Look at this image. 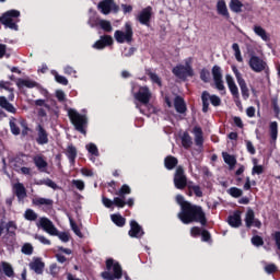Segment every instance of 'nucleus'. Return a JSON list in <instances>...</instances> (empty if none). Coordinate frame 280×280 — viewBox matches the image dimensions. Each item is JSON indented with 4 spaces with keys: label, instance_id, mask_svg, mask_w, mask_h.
<instances>
[{
    "label": "nucleus",
    "instance_id": "nucleus-21",
    "mask_svg": "<svg viewBox=\"0 0 280 280\" xmlns=\"http://www.w3.org/2000/svg\"><path fill=\"white\" fill-rule=\"evenodd\" d=\"M66 156L68 158V161L70 165L75 164V159H78V149L73 144H69L65 152Z\"/></svg>",
    "mask_w": 280,
    "mask_h": 280
},
{
    "label": "nucleus",
    "instance_id": "nucleus-60",
    "mask_svg": "<svg viewBox=\"0 0 280 280\" xmlns=\"http://www.w3.org/2000/svg\"><path fill=\"white\" fill-rule=\"evenodd\" d=\"M63 73H66V75H75L77 71L75 69H73V67L66 66L63 69Z\"/></svg>",
    "mask_w": 280,
    "mask_h": 280
},
{
    "label": "nucleus",
    "instance_id": "nucleus-10",
    "mask_svg": "<svg viewBox=\"0 0 280 280\" xmlns=\"http://www.w3.org/2000/svg\"><path fill=\"white\" fill-rule=\"evenodd\" d=\"M248 66L255 73H261V71H266L267 63L264 59L254 55L249 58Z\"/></svg>",
    "mask_w": 280,
    "mask_h": 280
},
{
    "label": "nucleus",
    "instance_id": "nucleus-63",
    "mask_svg": "<svg viewBox=\"0 0 280 280\" xmlns=\"http://www.w3.org/2000/svg\"><path fill=\"white\" fill-rule=\"evenodd\" d=\"M252 174H257L258 176L264 174V166L261 165H255L253 167Z\"/></svg>",
    "mask_w": 280,
    "mask_h": 280
},
{
    "label": "nucleus",
    "instance_id": "nucleus-32",
    "mask_svg": "<svg viewBox=\"0 0 280 280\" xmlns=\"http://www.w3.org/2000/svg\"><path fill=\"white\" fill-rule=\"evenodd\" d=\"M178 165V159L174 155H167L164 159V167L167 170H174Z\"/></svg>",
    "mask_w": 280,
    "mask_h": 280
},
{
    "label": "nucleus",
    "instance_id": "nucleus-36",
    "mask_svg": "<svg viewBox=\"0 0 280 280\" xmlns=\"http://www.w3.org/2000/svg\"><path fill=\"white\" fill-rule=\"evenodd\" d=\"M269 132L272 141H277V137H279V124L277 121H272L269 125Z\"/></svg>",
    "mask_w": 280,
    "mask_h": 280
},
{
    "label": "nucleus",
    "instance_id": "nucleus-27",
    "mask_svg": "<svg viewBox=\"0 0 280 280\" xmlns=\"http://www.w3.org/2000/svg\"><path fill=\"white\" fill-rule=\"evenodd\" d=\"M131 230L129 231L130 237H141L143 235V230H141V226L137 221L130 222Z\"/></svg>",
    "mask_w": 280,
    "mask_h": 280
},
{
    "label": "nucleus",
    "instance_id": "nucleus-39",
    "mask_svg": "<svg viewBox=\"0 0 280 280\" xmlns=\"http://www.w3.org/2000/svg\"><path fill=\"white\" fill-rule=\"evenodd\" d=\"M254 220H255V211H253V209L248 208L246 215H245V224L248 229H250V226H253Z\"/></svg>",
    "mask_w": 280,
    "mask_h": 280
},
{
    "label": "nucleus",
    "instance_id": "nucleus-40",
    "mask_svg": "<svg viewBox=\"0 0 280 280\" xmlns=\"http://www.w3.org/2000/svg\"><path fill=\"white\" fill-rule=\"evenodd\" d=\"M85 149L91 156H100V149H97V144L90 142L85 145Z\"/></svg>",
    "mask_w": 280,
    "mask_h": 280
},
{
    "label": "nucleus",
    "instance_id": "nucleus-3",
    "mask_svg": "<svg viewBox=\"0 0 280 280\" xmlns=\"http://www.w3.org/2000/svg\"><path fill=\"white\" fill-rule=\"evenodd\" d=\"M106 269L107 271L101 273V277L105 280L121 279L124 277L121 265L115 262L113 258L106 260Z\"/></svg>",
    "mask_w": 280,
    "mask_h": 280
},
{
    "label": "nucleus",
    "instance_id": "nucleus-55",
    "mask_svg": "<svg viewBox=\"0 0 280 280\" xmlns=\"http://www.w3.org/2000/svg\"><path fill=\"white\" fill-rule=\"evenodd\" d=\"M70 226H71L73 233H75V235H78V237H82V232H80V228H78V224H75V222H73L71 219H70Z\"/></svg>",
    "mask_w": 280,
    "mask_h": 280
},
{
    "label": "nucleus",
    "instance_id": "nucleus-19",
    "mask_svg": "<svg viewBox=\"0 0 280 280\" xmlns=\"http://www.w3.org/2000/svg\"><path fill=\"white\" fill-rule=\"evenodd\" d=\"M113 45V37L110 35H103L101 39L94 43V49H104L105 47H110Z\"/></svg>",
    "mask_w": 280,
    "mask_h": 280
},
{
    "label": "nucleus",
    "instance_id": "nucleus-8",
    "mask_svg": "<svg viewBox=\"0 0 280 280\" xmlns=\"http://www.w3.org/2000/svg\"><path fill=\"white\" fill-rule=\"evenodd\" d=\"M97 9L100 10L101 14L108 15L112 12H119V5L115 3V0H102L97 4Z\"/></svg>",
    "mask_w": 280,
    "mask_h": 280
},
{
    "label": "nucleus",
    "instance_id": "nucleus-35",
    "mask_svg": "<svg viewBox=\"0 0 280 280\" xmlns=\"http://www.w3.org/2000/svg\"><path fill=\"white\" fill-rule=\"evenodd\" d=\"M182 145L185 148V150H189L191 145H194V141L191 140V136H189V132L185 131L182 136Z\"/></svg>",
    "mask_w": 280,
    "mask_h": 280
},
{
    "label": "nucleus",
    "instance_id": "nucleus-25",
    "mask_svg": "<svg viewBox=\"0 0 280 280\" xmlns=\"http://www.w3.org/2000/svg\"><path fill=\"white\" fill-rule=\"evenodd\" d=\"M13 189L19 200H24V198H27V191L25 190V186H23V184L21 183L14 184Z\"/></svg>",
    "mask_w": 280,
    "mask_h": 280
},
{
    "label": "nucleus",
    "instance_id": "nucleus-17",
    "mask_svg": "<svg viewBox=\"0 0 280 280\" xmlns=\"http://www.w3.org/2000/svg\"><path fill=\"white\" fill-rule=\"evenodd\" d=\"M217 13L219 16H223L226 21L231 19V13L229 12V8L226 7V1L224 0H219L217 2Z\"/></svg>",
    "mask_w": 280,
    "mask_h": 280
},
{
    "label": "nucleus",
    "instance_id": "nucleus-48",
    "mask_svg": "<svg viewBox=\"0 0 280 280\" xmlns=\"http://www.w3.org/2000/svg\"><path fill=\"white\" fill-rule=\"evenodd\" d=\"M55 80L58 84H62V86H67L69 84V80L58 74V72H55Z\"/></svg>",
    "mask_w": 280,
    "mask_h": 280
},
{
    "label": "nucleus",
    "instance_id": "nucleus-11",
    "mask_svg": "<svg viewBox=\"0 0 280 280\" xmlns=\"http://www.w3.org/2000/svg\"><path fill=\"white\" fill-rule=\"evenodd\" d=\"M212 77L214 80L215 89H218V91H226L224 81L222 80V68L220 66L212 67Z\"/></svg>",
    "mask_w": 280,
    "mask_h": 280
},
{
    "label": "nucleus",
    "instance_id": "nucleus-41",
    "mask_svg": "<svg viewBox=\"0 0 280 280\" xmlns=\"http://www.w3.org/2000/svg\"><path fill=\"white\" fill-rule=\"evenodd\" d=\"M12 86V82L10 81H0V89H3L4 91H9L11 93V100L14 97V89L10 88Z\"/></svg>",
    "mask_w": 280,
    "mask_h": 280
},
{
    "label": "nucleus",
    "instance_id": "nucleus-13",
    "mask_svg": "<svg viewBox=\"0 0 280 280\" xmlns=\"http://www.w3.org/2000/svg\"><path fill=\"white\" fill-rule=\"evenodd\" d=\"M39 226H42L48 235H58V229L54 225V222L47 218L39 219Z\"/></svg>",
    "mask_w": 280,
    "mask_h": 280
},
{
    "label": "nucleus",
    "instance_id": "nucleus-14",
    "mask_svg": "<svg viewBox=\"0 0 280 280\" xmlns=\"http://www.w3.org/2000/svg\"><path fill=\"white\" fill-rule=\"evenodd\" d=\"M37 138L36 143L38 145H47L49 143V132L43 127V125H38L36 127Z\"/></svg>",
    "mask_w": 280,
    "mask_h": 280
},
{
    "label": "nucleus",
    "instance_id": "nucleus-59",
    "mask_svg": "<svg viewBox=\"0 0 280 280\" xmlns=\"http://www.w3.org/2000/svg\"><path fill=\"white\" fill-rule=\"evenodd\" d=\"M35 240H38V242H40L42 244H45L47 246H49V244H51V241H49L47 237L43 236V235H35Z\"/></svg>",
    "mask_w": 280,
    "mask_h": 280
},
{
    "label": "nucleus",
    "instance_id": "nucleus-46",
    "mask_svg": "<svg viewBox=\"0 0 280 280\" xmlns=\"http://www.w3.org/2000/svg\"><path fill=\"white\" fill-rule=\"evenodd\" d=\"M200 80L203 81L205 84L209 83V80H211V72H209V70H207L206 68L201 69Z\"/></svg>",
    "mask_w": 280,
    "mask_h": 280
},
{
    "label": "nucleus",
    "instance_id": "nucleus-62",
    "mask_svg": "<svg viewBox=\"0 0 280 280\" xmlns=\"http://www.w3.org/2000/svg\"><path fill=\"white\" fill-rule=\"evenodd\" d=\"M55 236L59 237V240H61V242H69V234L62 232V233H59L57 232V234H55Z\"/></svg>",
    "mask_w": 280,
    "mask_h": 280
},
{
    "label": "nucleus",
    "instance_id": "nucleus-12",
    "mask_svg": "<svg viewBox=\"0 0 280 280\" xmlns=\"http://www.w3.org/2000/svg\"><path fill=\"white\" fill-rule=\"evenodd\" d=\"M137 21L141 25H145V27H150V21H152V7H147L141 10V12L137 16Z\"/></svg>",
    "mask_w": 280,
    "mask_h": 280
},
{
    "label": "nucleus",
    "instance_id": "nucleus-26",
    "mask_svg": "<svg viewBox=\"0 0 280 280\" xmlns=\"http://www.w3.org/2000/svg\"><path fill=\"white\" fill-rule=\"evenodd\" d=\"M11 163H13V167L14 170H19V167H23L25 165H27V155L25 154H20V155H16L12 161Z\"/></svg>",
    "mask_w": 280,
    "mask_h": 280
},
{
    "label": "nucleus",
    "instance_id": "nucleus-51",
    "mask_svg": "<svg viewBox=\"0 0 280 280\" xmlns=\"http://www.w3.org/2000/svg\"><path fill=\"white\" fill-rule=\"evenodd\" d=\"M22 253L24 255H32V253H34V247L32 246V244L26 243L22 246Z\"/></svg>",
    "mask_w": 280,
    "mask_h": 280
},
{
    "label": "nucleus",
    "instance_id": "nucleus-49",
    "mask_svg": "<svg viewBox=\"0 0 280 280\" xmlns=\"http://www.w3.org/2000/svg\"><path fill=\"white\" fill-rule=\"evenodd\" d=\"M35 205H46V206H51L54 205V201L51 199L47 198H36L33 200Z\"/></svg>",
    "mask_w": 280,
    "mask_h": 280
},
{
    "label": "nucleus",
    "instance_id": "nucleus-37",
    "mask_svg": "<svg viewBox=\"0 0 280 280\" xmlns=\"http://www.w3.org/2000/svg\"><path fill=\"white\" fill-rule=\"evenodd\" d=\"M174 185L177 189H185L186 185H189V183H187V177L185 176H175Z\"/></svg>",
    "mask_w": 280,
    "mask_h": 280
},
{
    "label": "nucleus",
    "instance_id": "nucleus-53",
    "mask_svg": "<svg viewBox=\"0 0 280 280\" xmlns=\"http://www.w3.org/2000/svg\"><path fill=\"white\" fill-rule=\"evenodd\" d=\"M188 187L192 189L194 194L198 198H202V190H200V186L192 185L191 183H188Z\"/></svg>",
    "mask_w": 280,
    "mask_h": 280
},
{
    "label": "nucleus",
    "instance_id": "nucleus-58",
    "mask_svg": "<svg viewBox=\"0 0 280 280\" xmlns=\"http://www.w3.org/2000/svg\"><path fill=\"white\" fill-rule=\"evenodd\" d=\"M252 244L254 246H264V238H261L260 236H254L252 238Z\"/></svg>",
    "mask_w": 280,
    "mask_h": 280
},
{
    "label": "nucleus",
    "instance_id": "nucleus-4",
    "mask_svg": "<svg viewBox=\"0 0 280 280\" xmlns=\"http://www.w3.org/2000/svg\"><path fill=\"white\" fill-rule=\"evenodd\" d=\"M68 117L78 132H81V135H86V125L89 124V120L84 115L78 113V110L73 108H70L68 109Z\"/></svg>",
    "mask_w": 280,
    "mask_h": 280
},
{
    "label": "nucleus",
    "instance_id": "nucleus-47",
    "mask_svg": "<svg viewBox=\"0 0 280 280\" xmlns=\"http://www.w3.org/2000/svg\"><path fill=\"white\" fill-rule=\"evenodd\" d=\"M24 218L26 220H30L31 222H33L34 220H36L38 218V214H36V212H34V210L27 209L25 211Z\"/></svg>",
    "mask_w": 280,
    "mask_h": 280
},
{
    "label": "nucleus",
    "instance_id": "nucleus-15",
    "mask_svg": "<svg viewBox=\"0 0 280 280\" xmlns=\"http://www.w3.org/2000/svg\"><path fill=\"white\" fill-rule=\"evenodd\" d=\"M130 186L122 185V187L118 191V196L120 197L114 198V205H116V207H126V194H130Z\"/></svg>",
    "mask_w": 280,
    "mask_h": 280
},
{
    "label": "nucleus",
    "instance_id": "nucleus-1",
    "mask_svg": "<svg viewBox=\"0 0 280 280\" xmlns=\"http://www.w3.org/2000/svg\"><path fill=\"white\" fill-rule=\"evenodd\" d=\"M176 202L182 208V211L178 213V218L184 224H191V222H200L202 226L207 224V218L205 217L202 207L185 201V198L182 195L176 196Z\"/></svg>",
    "mask_w": 280,
    "mask_h": 280
},
{
    "label": "nucleus",
    "instance_id": "nucleus-57",
    "mask_svg": "<svg viewBox=\"0 0 280 280\" xmlns=\"http://www.w3.org/2000/svg\"><path fill=\"white\" fill-rule=\"evenodd\" d=\"M72 185H74V187H77V189H79V191H83V189H84V182L83 180L73 179Z\"/></svg>",
    "mask_w": 280,
    "mask_h": 280
},
{
    "label": "nucleus",
    "instance_id": "nucleus-20",
    "mask_svg": "<svg viewBox=\"0 0 280 280\" xmlns=\"http://www.w3.org/2000/svg\"><path fill=\"white\" fill-rule=\"evenodd\" d=\"M174 108L179 115H185V113H187V103H185V98L176 96L174 98Z\"/></svg>",
    "mask_w": 280,
    "mask_h": 280
},
{
    "label": "nucleus",
    "instance_id": "nucleus-38",
    "mask_svg": "<svg viewBox=\"0 0 280 280\" xmlns=\"http://www.w3.org/2000/svg\"><path fill=\"white\" fill-rule=\"evenodd\" d=\"M9 126L12 135H14L15 137H19V135H21V128H19V125H16V118L11 117Z\"/></svg>",
    "mask_w": 280,
    "mask_h": 280
},
{
    "label": "nucleus",
    "instance_id": "nucleus-42",
    "mask_svg": "<svg viewBox=\"0 0 280 280\" xmlns=\"http://www.w3.org/2000/svg\"><path fill=\"white\" fill-rule=\"evenodd\" d=\"M100 27L103 28L104 32L110 33L113 32V25L108 20H101L98 23Z\"/></svg>",
    "mask_w": 280,
    "mask_h": 280
},
{
    "label": "nucleus",
    "instance_id": "nucleus-5",
    "mask_svg": "<svg viewBox=\"0 0 280 280\" xmlns=\"http://www.w3.org/2000/svg\"><path fill=\"white\" fill-rule=\"evenodd\" d=\"M132 36H135V32L132 31V24H130V22L125 24V32L118 30L114 33L115 40L120 44L128 43V45H130V43H132Z\"/></svg>",
    "mask_w": 280,
    "mask_h": 280
},
{
    "label": "nucleus",
    "instance_id": "nucleus-50",
    "mask_svg": "<svg viewBox=\"0 0 280 280\" xmlns=\"http://www.w3.org/2000/svg\"><path fill=\"white\" fill-rule=\"evenodd\" d=\"M229 194L233 198H240L242 196L243 191L240 188L232 187V188L229 189Z\"/></svg>",
    "mask_w": 280,
    "mask_h": 280
},
{
    "label": "nucleus",
    "instance_id": "nucleus-34",
    "mask_svg": "<svg viewBox=\"0 0 280 280\" xmlns=\"http://www.w3.org/2000/svg\"><path fill=\"white\" fill-rule=\"evenodd\" d=\"M254 32L256 36H260L262 40H265V43H268V40H270V35H268V33L264 30V27L261 26H254Z\"/></svg>",
    "mask_w": 280,
    "mask_h": 280
},
{
    "label": "nucleus",
    "instance_id": "nucleus-45",
    "mask_svg": "<svg viewBox=\"0 0 280 280\" xmlns=\"http://www.w3.org/2000/svg\"><path fill=\"white\" fill-rule=\"evenodd\" d=\"M112 221L117 226H124V224H126V219H124V217H121L120 214H112Z\"/></svg>",
    "mask_w": 280,
    "mask_h": 280
},
{
    "label": "nucleus",
    "instance_id": "nucleus-18",
    "mask_svg": "<svg viewBox=\"0 0 280 280\" xmlns=\"http://www.w3.org/2000/svg\"><path fill=\"white\" fill-rule=\"evenodd\" d=\"M33 163L38 172H47V167H49L47 160H45V155H35L33 158Z\"/></svg>",
    "mask_w": 280,
    "mask_h": 280
},
{
    "label": "nucleus",
    "instance_id": "nucleus-30",
    "mask_svg": "<svg viewBox=\"0 0 280 280\" xmlns=\"http://www.w3.org/2000/svg\"><path fill=\"white\" fill-rule=\"evenodd\" d=\"M229 8L231 12H234L235 14H241L242 9L244 8V3L240 0H230Z\"/></svg>",
    "mask_w": 280,
    "mask_h": 280
},
{
    "label": "nucleus",
    "instance_id": "nucleus-7",
    "mask_svg": "<svg viewBox=\"0 0 280 280\" xmlns=\"http://www.w3.org/2000/svg\"><path fill=\"white\" fill-rule=\"evenodd\" d=\"M172 73L179 80H187V78H194V68L189 63L177 65L173 68Z\"/></svg>",
    "mask_w": 280,
    "mask_h": 280
},
{
    "label": "nucleus",
    "instance_id": "nucleus-56",
    "mask_svg": "<svg viewBox=\"0 0 280 280\" xmlns=\"http://www.w3.org/2000/svg\"><path fill=\"white\" fill-rule=\"evenodd\" d=\"M56 97L58 102H66L67 101V95L65 94V91L62 90H57L56 91Z\"/></svg>",
    "mask_w": 280,
    "mask_h": 280
},
{
    "label": "nucleus",
    "instance_id": "nucleus-6",
    "mask_svg": "<svg viewBox=\"0 0 280 280\" xmlns=\"http://www.w3.org/2000/svg\"><path fill=\"white\" fill-rule=\"evenodd\" d=\"M201 102H202V113H209V102L212 104V106H221L222 100L220 96L215 94H210L209 91H203L201 93Z\"/></svg>",
    "mask_w": 280,
    "mask_h": 280
},
{
    "label": "nucleus",
    "instance_id": "nucleus-23",
    "mask_svg": "<svg viewBox=\"0 0 280 280\" xmlns=\"http://www.w3.org/2000/svg\"><path fill=\"white\" fill-rule=\"evenodd\" d=\"M230 226L240 229L242 226V211L234 212V215H230L228 219Z\"/></svg>",
    "mask_w": 280,
    "mask_h": 280
},
{
    "label": "nucleus",
    "instance_id": "nucleus-22",
    "mask_svg": "<svg viewBox=\"0 0 280 280\" xmlns=\"http://www.w3.org/2000/svg\"><path fill=\"white\" fill-rule=\"evenodd\" d=\"M0 108H3L7 113H11V115H16V107L5 96H0Z\"/></svg>",
    "mask_w": 280,
    "mask_h": 280
},
{
    "label": "nucleus",
    "instance_id": "nucleus-44",
    "mask_svg": "<svg viewBox=\"0 0 280 280\" xmlns=\"http://www.w3.org/2000/svg\"><path fill=\"white\" fill-rule=\"evenodd\" d=\"M2 269L7 277H14V269L12 268V265L2 262Z\"/></svg>",
    "mask_w": 280,
    "mask_h": 280
},
{
    "label": "nucleus",
    "instance_id": "nucleus-31",
    "mask_svg": "<svg viewBox=\"0 0 280 280\" xmlns=\"http://www.w3.org/2000/svg\"><path fill=\"white\" fill-rule=\"evenodd\" d=\"M237 84L241 89L243 100H248V97H250V92L248 90V85L246 84V80L241 79L237 81Z\"/></svg>",
    "mask_w": 280,
    "mask_h": 280
},
{
    "label": "nucleus",
    "instance_id": "nucleus-2",
    "mask_svg": "<svg viewBox=\"0 0 280 280\" xmlns=\"http://www.w3.org/2000/svg\"><path fill=\"white\" fill-rule=\"evenodd\" d=\"M20 16H21V11L12 9L4 12L0 16V23L1 25H4V27H8L9 30L19 32V23L21 21Z\"/></svg>",
    "mask_w": 280,
    "mask_h": 280
},
{
    "label": "nucleus",
    "instance_id": "nucleus-43",
    "mask_svg": "<svg viewBox=\"0 0 280 280\" xmlns=\"http://www.w3.org/2000/svg\"><path fill=\"white\" fill-rule=\"evenodd\" d=\"M20 126L23 128L22 129V137H27L30 132H32V129L27 126V121L25 119H21L19 121Z\"/></svg>",
    "mask_w": 280,
    "mask_h": 280
},
{
    "label": "nucleus",
    "instance_id": "nucleus-61",
    "mask_svg": "<svg viewBox=\"0 0 280 280\" xmlns=\"http://www.w3.org/2000/svg\"><path fill=\"white\" fill-rule=\"evenodd\" d=\"M233 121L237 128H244V121H242V118L240 116H234Z\"/></svg>",
    "mask_w": 280,
    "mask_h": 280
},
{
    "label": "nucleus",
    "instance_id": "nucleus-28",
    "mask_svg": "<svg viewBox=\"0 0 280 280\" xmlns=\"http://www.w3.org/2000/svg\"><path fill=\"white\" fill-rule=\"evenodd\" d=\"M194 135H195V144L198 148H202V145H205V137L202 136V128L195 127Z\"/></svg>",
    "mask_w": 280,
    "mask_h": 280
},
{
    "label": "nucleus",
    "instance_id": "nucleus-24",
    "mask_svg": "<svg viewBox=\"0 0 280 280\" xmlns=\"http://www.w3.org/2000/svg\"><path fill=\"white\" fill-rule=\"evenodd\" d=\"M16 86L18 89H36V86H38V82L27 79H18Z\"/></svg>",
    "mask_w": 280,
    "mask_h": 280
},
{
    "label": "nucleus",
    "instance_id": "nucleus-64",
    "mask_svg": "<svg viewBox=\"0 0 280 280\" xmlns=\"http://www.w3.org/2000/svg\"><path fill=\"white\" fill-rule=\"evenodd\" d=\"M246 148L249 154H256L257 151L255 150V145H253V142H250L249 140L246 141Z\"/></svg>",
    "mask_w": 280,
    "mask_h": 280
},
{
    "label": "nucleus",
    "instance_id": "nucleus-52",
    "mask_svg": "<svg viewBox=\"0 0 280 280\" xmlns=\"http://www.w3.org/2000/svg\"><path fill=\"white\" fill-rule=\"evenodd\" d=\"M150 79L154 84H158L159 86H163V82L161 81V77L159 74L151 72Z\"/></svg>",
    "mask_w": 280,
    "mask_h": 280
},
{
    "label": "nucleus",
    "instance_id": "nucleus-29",
    "mask_svg": "<svg viewBox=\"0 0 280 280\" xmlns=\"http://www.w3.org/2000/svg\"><path fill=\"white\" fill-rule=\"evenodd\" d=\"M30 268L31 270H34L36 275H43L45 262L40 261V258H36L34 261L30 264Z\"/></svg>",
    "mask_w": 280,
    "mask_h": 280
},
{
    "label": "nucleus",
    "instance_id": "nucleus-16",
    "mask_svg": "<svg viewBox=\"0 0 280 280\" xmlns=\"http://www.w3.org/2000/svg\"><path fill=\"white\" fill-rule=\"evenodd\" d=\"M226 84L230 89V93L234 97V100H240V89H237V84H235V80L231 74L225 75Z\"/></svg>",
    "mask_w": 280,
    "mask_h": 280
},
{
    "label": "nucleus",
    "instance_id": "nucleus-33",
    "mask_svg": "<svg viewBox=\"0 0 280 280\" xmlns=\"http://www.w3.org/2000/svg\"><path fill=\"white\" fill-rule=\"evenodd\" d=\"M224 163L229 165L230 170H233L235 165H237V159L234 158V155L229 154L228 152L222 153Z\"/></svg>",
    "mask_w": 280,
    "mask_h": 280
},
{
    "label": "nucleus",
    "instance_id": "nucleus-9",
    "mask_svg": "<svg viewBox=\"0 0 280 280\" xmlns=\"http://www.w3.org/2000/svg\"><path fill=\"white\" fill-rule=\"evenodd\" d=\"M135 100L140 102V104L148 106V104H150V100H152V92L150 91V88L140 86L139 91L135 94Z\"/></svg>",
    "mask_w": 280,
    "mask_h": 280
},
{
    "label": "nucleus",
    "instance_id": "nucleus-54",
    "mask_svg": "<svg viewBox=\"0 0 280 280\" xmlns=\"http://www.w3.org/2000/svg\"><path fill=\"white\" fill-rule=\"evenodd\" d=\"M19 174H24V176H30L32 174V168L27 166H20L15 170Z\"/></svg>",
    "mask_w": 280,
    "mask_h": 280
}]
</instances>
